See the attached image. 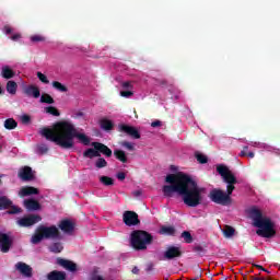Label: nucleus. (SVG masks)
Masks as SVG:
<instances>
[{"label": "nucleus", "mask_w": 280, "mask_h": 280, "mask_svg": "<svg viewBox=\"0 0 280 280\" xmlns=\"http://www.w3.org/2000/svg\"><path fill=\"white\" fill-rule=\"evenodd\" d=\"M16 75V72L12 70L9 66H3L1 70V78H4V80H12Z\"/></svg>", "instance_id": "nucleus-23"}, {"label": "nucleus", "mask_w": 280, "mask_h": 280, "mask_svg": "<svg viewBox=\"0 0 280 280\" xmlns=\"http://www.w3.org/2000/svg\"><path fill=\"white\" fill-rule=\"evenodd\" d=\"M45 113L48 115H52V117H60V110L56 108L55 106H48L45 108Z\"/></svg>", "instance_id": "nucleus-32"}, {"label": "nucleus", "mask_w": 280, "mask_h": 280, "mask_svg": "<svg viewBox=\"0 0 280 280\" xmlns=\"http://www.w3.org/2000/svg\"><path fill=\"white\" fill-rule=\"evenodd\" d=\"M21 121L22 124H30V121H32V117H30V115H23L21 117Z\"/></svg>", "instance_id": "nucleus-44"}, {"label": "nucleus", "mask_w": 280, "mask_h": 280, "mask_svg": "<svg viewBox=\"0 0 280 280\" xmlns=\"http://www.w3.org/2000/svg\"><path fill=\"white\" fill-rule=\"evenodd\" d=\"M9 215H15L16 213H21V208L16 206H11V209L7 211Z\"/></svg>", "instance_id": "nucleus-38"}, {"label": "nucleus", "mask_w": 280, "mask_h": 280, "mask_svg": "<svg viewBox=\"0 0 280 280\" xmlns=\"http://www.w3.org/2000/svg\"><path fill=\"white\" fill-rule=\"evenodd\" d=\"M153 240L152 234L143 230H135L130 235V244L133 250H145Z\"/></svg>", "instance_id": "nucleus-6"}, {"label": "nucleus", "mask_w": 280, "mask_h": 280, "mask_svg": "<svg viewBox=\"0 0 280 280\" xmlns=\"http://www.w3.org/2000/svg\"><path fill=\"white\" fill-rule=\"evenodd\" d=\"M3 32H4L5 34H12V27H10V25H5V26L3 27Z\"/></svg>", "instance_id": "nucleus-49"}, {"label": "nucleus", "mask_w": 280, "mask_h": 280, "mask_svg": "<svg viewBox=\"0 0 280 280\" xmlns=\"http://www.w3.org/2000/svg\"><path fill=\"white\" fill-rule=\"evenodd\" d=\"M15 268L19 272L23 275V277H26L27 279H32L33 269L32 267H30V265L20 261L15 265Z\"/></svg>", "instance_id": "nucleus-14"}, {"label": "nucleus", "mask_w": 280, "mask_h": 280, "mask_svg": "<svg viewBox=\"0 0 280 280\" xmlns=\"http://www.w3.org/2000/svg\"><path fill=\"white\" fill-rule=\"evenodd\" d=\"M121 148H125L126 150H128L129 152H135V144H132L129 141H121L120 142Z\"/></svg>", "instance_id": "nucleus-37"}, {"label": "nucleus", "mask_w": 280, "mask_h": 280, "mask_svg": "<svg viewBox=\"0 0 280 280\" xmlns=\"http://www.w3.org/2000/svg\"><path fill=\"white\" fill-rule=\"evenodd\" d=\"M92 280H105V279L102 276L95 275V276L92 277Z\"/></svg>", "instance_id": "nucleus-52"}, {"label": "nucleus", "mask_w": 280, "mask_h": 280, "mask_svg": "<svg viewBox=\"0 0 280 280\" xmlns=\"http://www.w3.org/2000/svg\"><path fill=\"white\" fill-rule=\"evenodd\" d=\"M18 89L19 84H16V81L7 82V92H9L10 95H16Z\"/></svg>", "instance_id": "nucleus-27"}, {"label": "nucleus", "mask_w": 280, "mask_h": 280, "mask_svg": "<svg viewBox=\"0 0 280 280\" xmlns=\"http://www.w3.org/2000/svg\"><path fill=\"white\" fill-rule=\"evenodd\" d=\"M42 104H54L56 101H54V97L51 95L45 93L40 96Z\"/></svg>", "instance_id": "nucleus-35"}, {"label": "nucleus", "mask_w": 280, "mask_h": 280, "mask_svg": "<svg viewBox=\"0 0 280 280\" xmlns=\"http://www.w3.org/2000/svg\"><path fill=\"white\" fill-rule=\"evenodd\" d=\"M21 38V33H16L13 36H11V40H20Z\"/></svg>", "instance_id": "nucleus-50"}, {"label": "nucleus", "mask_w": 280, "mask_h": 280, "mask_svg": "<svg viewBox=\"0 0 280 280\" xmlns=\"http://www.w3.org/2000/svg\"><path fill=\"white\" fill-rule=\"evenodd\" d=\"M57 264L70 272H75V270H78V265L71 260L57 258Z\"/></svg>", "instance_id": "nucleus-15"}, {"label": "nucleus", "mask_w": 280, "mask_h": 280, "mask_svg": "<svg viewBox=\"0 0 280 280\" xmlns=\"http://www.w3.org/2000/svg\"><path fill=\"white\" fill-rule=\"evenodd\" d=\"M52 86L56 89V91H59L60 93H67V91H69V89L59 81H54Z\"/></svg>", "instance_id": "nucleus-30"}, {"label": "nucleus", "mask_w": 280, "mask_h": 280, "mask_svg": "<svg viewBox=\"0 0 280 280\" xmlns=\"http://www.w3.org/2000/svg\"><path fill=\"white\" fill-rule=\"evenodd\" d=\"M116 178H118V180H126V173L124 172H118L116 174Z\"/></svg>", "instance_id": "nucleus-45"}, {"label": "nucleus", "mask_w": 280, "mask_h": 280, "mask_svg": "<svg viewBox=\"0 0 280 280\" xmlns=\"http://www.w3.org/2000/svg\"><path fill=\"white\" fill-rule=\"evenodd\" d=\"M37 78L43 82V84H49V79L43 72H37Z\"/></svg>", "instance_id": "nucleus-39"}, {"label": "nucleus", "mask_w": 280, "mask_h": 280, "mask_svg": "<svg viewBox=\"0 0 280 280\" xmlns=\"http://www.w3.org/2000/svg\"><path fill=\"white\" fill-rule=\"evenodd\" d=\"M16 126H19V122H16V120H14V118H8L4 120V128L7 130H14L16 128Z\"/></svg>", "instance_id": "nucleus-28"}, {"label": "nucleus", "mask_w": 280, "mask_h": 280, "mask_svg": "<svg viewBox=\"0 0 280 280\" xmlns=\"http://www.w3.org/2000/svg\"><path fill=\"white\" fill-rule=\"evenodd\" d=\"M38 194H39L38 188L34 186H25V187H22L20 190L21 198H25L26 196H36Z\"/></svg>", "instance_id": "nucleus-19"}, {"label": "nucleus", "mask_w": 280, "mask_h": 280, "mask_svg": "<svg viewBox=\"0 0 280 280\" xmlns=\"http://www.w3.org/2000/svg\"><path fill=\"white\" fill-rule=\"evenodd\" d=\"M19 178L22 180H34V173H32V167L24 166L19 172Z\"/></svg>", "instance_id": "nucleus-17"}, {"label": "nucleus", "mask_w": 280, "mask_h": 280, "mask_svg": "<svg viewBox=\"0 0 280 280\" xmlns=\"http://www.w3.org/2000/svg\"><path fill=\"white\" fill-rule=\"evenodd\" d=\"M25 95L28 97H34L35 100H38L40 97V89L36 85H28L24 89Z\"/></svg>", "instance_id": "nucleus-18"}, {"label": "nucleus", "mask_w": 280, "mask_h": 280, "mask_svg": "<svg viewBox=\"0 0 280 280\" xmlns=\"http://www.w3.org/2000/svg\"><path fill=\"white\" fill-rule=\"evenodd\" d=\"M266 272H270V271H268V270L266 269Z\"/></svg>", "instance_id": "nucleus-59"}, {"label": "nucleus", "mask_w": 280, "mask_h": 280, "mask_svg": "<svg viewBox=\"0 0 280 280\" xmlns=\"http://www.w3.org/2000/svg\"><path fill=\"white\" fill-rule=\"evenodd\" d=\"M12 207V200L7 196H0V211H5V209H10Z\"/></svg>", "instance_id": "nucleus-25"}, {"label": "nucleus", "mask_w": 280, "mask_h": 280, "mask_svg": "<svg viewBox=\"0 0 280 280\" xmlns=\"http://www.w3.org/2000/svg\"><path fill=\"white\" fill-rule=\"evenodd\" d=\"M121 97H132L135 93L132 91H120Z\"/></svg>", "instance_id": "nucleus-43"}, {"label": "nucleus", "mask_w": 280, "mask_h": 280, "mask_svg": "<svg viewBox=\"0 0 280 280\" xmlns=\"http://www.w3.org/2000/svg\"><path fill=\"white\" fill-rule=\"evenodd\" d=\"M122 221L126 224V226H137V224H140L141 222L139 221V214L130 210L124 212Z\"/></svg>", "instance_id": "nucleus-10"}, {"label": "nucleus", "mask_w": 280, "mask_h": 280, "mask_svg": "<svg viewBox=\"0 0 280 280\" xmlns=\"http://www.w3.org/2000/svg\"><path fill=\"white\" fill-rule=\"evenodd\" d=\"M249 213L253 218L254 226L258 229L256 234L259 235V237H266L267 240H270V237H275L277 235V230H275V222H272L270 218L264 217L261 210L252 208Z\"/></svg>", "instance_id": "nucleus-4"}, {"label": "nucleus", "mask_w": 280, "mask_h": 280, "mask_svg": "<svg viewBox=\"0 0 280 280\" xmlns=\"http://www.w3.org/2000/svg\"><path fill=\"white\" fill-rule=\"evenodd\" d=\"M140 192H137V196H139Z\"/></svg>", "instance_id": "nucleus-58"}, {"label": "nucleus", "mask_w": 280, "mask_h": 280, "mask_svg": "<svg viewBox=\"0 0 280 280\" xmlns=\"http://www.w3.org/2000/svg\"><path fill=\"white\" fill-rule=\"evenodd\" d=\"M163 124L161 122V120H155L153 122H151L152 128H159L161 127Z\"/></svg>", "instance_id": "nucleus-48"}, {"label": "nucleus", "mask_w": 280, "mask_h": 280, "mask_svg": "<svg viewBox=\"0 0 280 280\" xmlns=\"http://www.w3.org/2000/svg\"><path fill=\"white\" fill-rule=\"evenodd\" d=\"M14 240L3 232H0V250L1 253H10Z\"/></svg>", "instance_id": "nucleus-11"}, {"label": "nucleus", "mask_w": 280, "mask_h": 280, "mask_svg": "<svg viewBox=\"0 0 280 280\" xmlns=\"http://www.w3.org/2000/svg\"><path fill=\"white\" fill-rule=\"evenodd\" d=\"M252 280H264V278H259L257 276H252Z\"/></svg>", "instance_id": "nucleus-56"}, {"label": "nucleus", "mask_w": 280, "mask_h": 280, "mask_svg": "<svg viewBox=\"0 0 280 280\" xmlns=\"http://www.w3.org/2000/svg\"><path fill=\"white\" fill-rule=\"evenodd\" d=\"M118 132H124L128 137H131V139H141V133L139 132L136 127H132L130 125L120 124L118 125Z\"/></svg>", "instance_id": "nucleus-9"}, {"label": "nucleus", "mask_w": 280, "mask_h": 280, "mask_svg": "<svg viewBox=\"0 0 280 280\" xmlns=\"http://www.w3.org/2000/svg\"><path fill=\"white\" fill-rule=\"evenodd\" d=\"M192 250L195 253H198V255H202V253H205V247L203 246H200V245H196Z\"/></svg>", "instance_id": "nucleus-42"}, {"label": "nucleus", "mask_w": 280, "mask_h": 280, "mask_svg": "<svg viewBox=\"0 0 280 280\" xmlns=\"http://www.w3.org/2000/svg\"><path fill=\"white\" fill-rule=\"evenodd\" d=\"M160 235H167L168 237H175L176 228H174V225H162L160 228Z\"/></svg>", "instance_id": "nucleus-20"}, {"label": "nucleus", "mask_w": 280, "mask_h": 280, "mask_svg": "<svg viewBox=\"0 0 280 280\" xmlns=\"http://www.w3.org/2000/svg\"><path fill=\"white\" fill-rule=\"evenodd\" d=\"M160 86H167V80H160L158 81Z\"/></svg>", "instance_id": "nucleus-51"}, {"label": "nucleus", "mask_w": 280, "mask_h": 280, "mask_svg": "<svg viewBox=\"0 0 280 280\" xmlns=\"http://www.w3.org/2000/svg\"><path fill=\"white\" fill-rule=\"evenodd\" d=\"M114 156L115 159H117V161H120V163H128V156L126 155V151L124 150H114Z\"/></svg>", "instance_id": "nucleus-24"}, {"label": "nucleus", "mask_w": 280, "mask_h": 280, "mask_svg": "<svg viewBox=\"0 0 280 280\" xmlns=\"http://www.w3.org/2000/svg\"><path fill=\"white\" fill-rule=\"evenodd\" d=\"M100 126L102 130H105V132H110L115 128V122L113 120L103 118L100 120Z\"/></svg>", "instance_id": "nucleus-22"}, {"label": "nucleus", "mask_w": 280, "mask_h": 280, "mask_svg": "<svg viewBox=\"0 0 280 280\" xmlns=\"http://www.w3.org/2000/svg\"><path fill=\"white\" fill-rule=\"evenodd\" d=\"M43 240H62V235L56 225H38L31 237V244H40Z\"/></svg>", "instance_id": "nucleus-5"}, {"label": "nucleus", "mask_w": 280, "mask_h": 280, "mask_svg": "<svg viewBox=\"0 0 280 280\" xmlns=\"http://www.w3.org/2000/svg\"><path fill=\"white\" fill-rule=\"evenodd\" d=\"M0 185H1V179H0Z\"/></svg>", "instance_id": "nucleus-60"}, {"label": "nucleus", "mask_w": 280, "mask_h": 280, "mask_svg": "<svg viewBox=\"0 0 280 280\" xmlns=\"http://www.w3.org/2000/svg\"><path fill=\"white\" fill-rule=\"evenodd\" d=\"M186 244H191L194 242V236H191V232L184 231L180 235Z\"/></svg>", "instance_id": "nucleus-34"}, {"label": "nucleus", "mask_w": 280, "mask_h": 280, "mask_svg": "<svg viewBox=\"0 0 280 280\" xmlns=\"http://www.w3.org/2000/svg\"><path fill=\"white\" fill-rule=\"evenodd\" d=\"M4 91L3 88L0 86V95H3Z\"/></svg>", "instance_id": "nucleus-57"}, {"label": "nucleus", "mask_w": 280, "mask_h": 280, "mask_svg": "<svg viewBox=\"0 0 280 280\" xmlns=\"http://www.w3.org/2000/svg\"><path fill=\"white\" fill-rule=\"evenodd\" d=\"M122 89H132V83L130 81L122 82Z\"/></svg>", "instance_id": "nucleus-46"}, {"label": "nucleus", "mask_w": 280, "mask_h": 280, "mask_svg": "<svg viewBox=\"0 0 280 280\" xmlns=\"http://www.w3.org/2000/svg\"><path fill=\"white\" fill-rule=\"evenodd\" d=\"M240 156H248V147H244L240 153Z\"/></svg>", "instance_id": "nucleus-47"}, {"label": "nucleus", "mask_w": 280, "mask_h": 280, "mask_svg": "<svg viewBox=\"0 0 280 280\" xmlns=\"http://www.w3.org/2000/svg\"><path fill=\"white\" fill-rule=\"evenodd\" d=\"M31 40H32V43H43V42H45V37H43L40 35H33V36H31Z\"/></svg>", "instance_id": "nucleus-40"}, {"label": "nucleus", "mask_w": 280, "mask_h": 280, "mask_svg": "<svg viewBox=\"0 0 280 280\" xmlns=\"http://www.w3.org/2000/svg\"><path fill=\"white\" fill-rule=\"evenodd\" d=\"M39 154H47L49 152V148H47V144H42L38 147Z\"/></svg>", "instance_id": "nucleus-41"}, {"label": "nucleus", "mask_w": 280, "mask_h": 280, "mask_svg": "<svg viewBox=\"0 0 280 280\" xmlns=\"http://www.w3.org/2000/svg\"><path fill=\"white\" fill-rule=\"evenodd\" d=\"M24 207L26 211H40L42 206L36 199H25Z\"/></svg>", "instance_id": "nucleus-16"}, {"label": "nucleus", "mask_w": 280, "mask_h": 280, "mask_svg": "<svg viewBox=\"0 0 280 280\" xmlns=\"http://www.w3.org/2000/svg\"><path fill=\"white\" fill-rule=\"evenodd\" d=\"M43 221V217L39 214H28L24 218H21L18 220L19 226H23L24 229H27L30 226H34V224H38V222Z\"/></svg>", "instance_id": "nucleus-8"}, {"label": "nucleus", "mask_w": 280, "mask_h": 280, "mask_svg": "<svg viewBox=\"0 0 280 280\" xmlns=\"http://www.w3.org/2000/svg\"><path fill=\"white\" fill-rule=\"evenodd\" d=\"M91 145L93 148H90L83 152L84 159H95L102 156V154L107 159L113 156V150H110L108 145L102 142H92Z\"/></svg>", "instance_id": "nucleus-7"}, {"label": "nucleus", "mask_w": 280, "mask_h": 280, "mask_svg": "<svg viewBox=\"0 0 280 280\" xmlns=\"http://www.w3.org/2000/svg\"><path fill=\"white\" fill-rule=\"evenodd\" d=\"M217 172L223 178V183H226V192L222 189L214 188L210 191L209 198L215 205H222V207H229L231 205V196L235 191V185H237V177L226 167L224 164L217 166Z\"/></svg>", "instance_id": "nucleus-3"}, {"label": "nucleus", "mask_w": 280, "mask_h": 280, "mask_svg": "<svg viewBox=\"0 0 280 280\" xmlns=\"http://www.w3.org/2000/svg\"><path fill=\"white\" fill-rule=\"evenodd\" d=\"M247 156L249 159H255V153L253 151H250V152L247 153Z\"/></svg>", "instance_id": "nucleus-53"}, {"label": "nucleus", "mask_w": 280, "mask_h": 280, "mask_svg": "<svg viewBox=\"0 0 280 280\" xmlns=\"http://www.w3.org/2000/svg\"><path fill=\"white\" fill-rule=\"evenodd\" d=\"M95 167H97V170L108 167V162L106 161V159L100 156L95 162Z\"/></svg>", "instance_id": "nucleus-33"}, {"label": "nucleus", "mask_w": 280, "mask_h": 280, "mask_svg": "<svg viewBox=\"0 0 280 280\" xmlns=\"http://www.w3.org/2000/svg\"><path fill=\"white\" fill-rule=\"evenodd\" d=\"M195 158L198 161V163H200L201 165H205L206 163H209V158H207V155H205L200 152H196Z\"/></svg>", "instance_id": "nucleus-31"}, {"label": "nucleus", "mask_w": 280, "mask_h": 280, "mask_svg": "<svg viewBox=\"0 0 280 280\" xmlns=\"http://www.w3.org/2000/svg\"><path fill=\"white\" fill-rule=\"evenodd\" d=\"M256 268H258L259 270H262V272H266V268H264L261 265H255Z\"/></svg>", "instance_id": "nucleus-55"}, {"label": "nucleus", "mask_w": 280, "mask_h": 280, "mask_svg": "<svg viewBox=\"0 0 280 280\" xmlns=\"http://www.w3.org/2000/svg\"><path fill=\"white\" fill-rule=\"evenodd\" d=\"M164 257L168 260L178 259L183 257V250L178 246H168L164 252Z\"/></svg>", "instance_id": "nucleus-12"}, {"label": "nucleus", "mask_w": 280, "mask_h": 280, "mask_svg": "<svg viewBox=\"0 0 280 280\" xmlns=\"http://www.w3.org/2000/svg\"><path fill=\"white\" fill-rule=\"evenodd\" d=\"M47 280H67L65 271L52 270L47 275Z\"/></svg>", "instance_id": "nucleus-21"}, {"label": "nucleus", "mask_w": 280, "mask_h": 280, "mask_svg": "<svg viewBox=\"0 0 280 280\" xmlns=\"http://www.w3.org/2000/svg\"><path fill=\"white\" fill-rule=\"evenodd\" d=\"M223 233L225 237H233L235 235V229H233L231 225H225Z\"/></svg>", "instance_id": "nucleus-36"}, {"label": "nucleus", "mask_w": 280, "mask_h": 280, "mask_svg": "<svg viewBox=\"0 0 280 280\" xmlns=\"http://www.w3.org/2000/svg\"><path fill=\"white\" fill-rule=\"evenodd\" d=\"M39 135L63 150L73 148V139H78L83 145H91V138L85 133L78 132L75 126L67 120L56 122L52 128H42Z\"/></svg>", "instance_id": "nucleus-2"}, {"label": "nucleus", "mask_w": 280, "mask_h": 280, "mask_svg": "<svg viewBox=\"0 0 280 280\" xmlns=\"http://www.w3.org/2000/svg\"><path fill=\"white\" fill-rule=\"evenodd\" d=\"M58 228L67 235H71L75 230V224L71 220L65 219L59 222Z\"/></svg>", "instance_id": "nucleus-13"}, {"label": "nucleus", "mask_w": 280, "mask_h": 280, "mask_svg": "<svg viewBox=\"0 0 280 280\" xmlns=\"http://www.w3.org/2000/svg\"><path fill=\"white\" fill-rule=\"evenodd\" d=\"M48 250L50 253H55V254H58V253H62V250H65V247L62 246V243L60 242H57V243H52L48 246Z\"/></svg>", "instance_id": "nucleus-26"}, {"label": "nucleus", "mask_w": 280, "mask_h": 280, "mask_svg": "<svg viewBox=\"0 0 280 280\" xmlns=\"http://www.w3.org/2000/svg\"><path fill=\"white\" fill-rule=\"evenodd\" d=\"M165 185L162 188L165 198H172L174 194L182 196V200L186 207H198L202 205V191L205 188L198 187V183L191 176L178 172L176 174H168L165 177Z\"/></svg>", "instance_id": "nucleus-1"}, {"label": "nucleus", "mask_w": 280, "mask_h": 280, "mask_svg": "<svg viewBox=\"0 0 280 280\" xmlns=\"http://www.w3.org/2000/svg\"><path fill=\"white\" fill-rule=\"evenodd\" d=\"M100 183H102V185H105V187H110V186L115 185V179H113L109 176H101Z\"/></svg>", "instance_id": "nucleus-29"}, {"label": "nucleus", "mask_w": 280, "mask_h": 280, "mask_svg": "<svg viewBox=\"0 0 280 280\" xmlns=\"http://www.w3.org/2000/svg\"><path fill=\"white\" fill-rule=\"evenodd\" d=\"M132 273L133 275H139V268L138 267H133L132 268Z\"/></svg>", "instance_id": "nucleus-54"}]
</instances>
